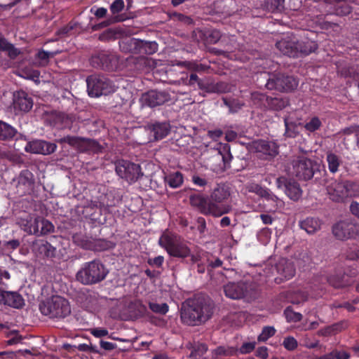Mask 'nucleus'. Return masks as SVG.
Here are the masks:
<instances>
[{
    "label": "nucleus",
    "mask_w": 359,
    "mask_h": 359,
    "mask_svg": "<svg viewBox=\"0 0 359 359\" xmlns=\"http://www.w3.org/2000/svg\"><path fill=\"white\" fill-rule=\"evenodd\" d=\"M316 34L310 31L304 32L299 38L297 37V57L307 56L315 53L318 48V44L315 39Z\"/></svg>",
    "instance_id": "15"
},
{
    "label": "nucleus",
    "mask_w": 359,
    "mask_h": 359,
    "mask_svg": "<svg viewBox=\"0 0 359 359\" xmlns=\"http://www.w3.org/2000/svg\"><path fill=\"white\" fill-rule=\"evenodd\" d=\"M252 191L256 193L259 196L264 198L267 201H272L273 202H276L278 201V197L272 192L270 189L262 187L259 184H255L252 187Z\"/></svg>",
    "instance_id": "38"
},
{
    "label": "nucleus",
    "mask_w": 359,
    "mask_h": 359,
    "mask_svg": "<svg viewBox=\"0 0 359 359\" xmlns=\"http://www.w3.org/2000/svg\"><path fill=\"white\" fill-rule=\"evenodd\" d=\"M125 6L123 0H115L109 6L111 13L116 15L121 12Z\"/></svg>",
    "instance_id": "56"
},
{
    "label": "nucleus",
    "mask_w": 359,
    "mask_h": 359,
    "mask_svg": "<svg viewBox=\"0 0 359 359\" xmlns=\"http://www.w3.org/2000/svg\"><path fill=\"white\" fill-rule=\"evenodd\" d=\"M225 295L233 299H246L252 301L257 298V287L252 283L238 282L229 283L224 286Z\"/></svg>",
    "instance_id": "7"
},
{
    "label": "nucleus",
    "mask_w": 359,
    "mask_h": 359,
    "mask_svg": "<svg viewBox=\"0 0 359 359\" xmlns=\"http://www.w3.org/2000/svg\"><path fill=\"white\" fill-rule=\"evenodd\" d=\"M253 147L256 152L262 153L271 157H274L278 154V146L272 141L259 140L253 142Z\"/></svg>",
    "instance_id": "28"
},
{
    "label": "nucleus",
    "mask_w": 359,
    "mask_h": 359,
    "mask_svg": "<svg viewBox=\"0 0 359 359\" xmlns=\"http://www.w3.org/2000/svg\"><path fill=\"white\" fill-rule=\"evenodd\" d=\"M221 33L219 30L213 29L209 32L206 40L209 43L215 44L221 39Z\"/></svg>",
    "instance_id": "59"
},
{
    "label": "nucleus",
    "mask_w": 359,
    "mask_h": 359,
    "mask_svg": "<svg viewBox=\"0 0 359 359\" xmlns=\"http://www.w3.org/2000/svg\"><path fill=\"white\" fill-rule=\"evenodd\" d=\"M131 40H138L137 39L130 38L126 39L119 42V47L121 51L124 53H131L137 54V47H134L133 45L130 44Z\"/></svg>",
    "instance_id": "45"
},
{
    "label": "nucleus",
    "mask_w": 359,
    "mask_h": 359,
    "mask_svg": "<svg viewBox=\"0 0 359 359\" xmlns=\"http://www.w3.org/2000/svg\"><path fill=\"white\" fill-rule=\"evenodd\" d=\"M238 349L233 346H219L215 350L216 355H226L231 356L237 355Z\"/></svg>",
    "instance_id": "47"
},
{
    "label": "nucleus",
    "mask_w": 359,
    "mask_h": 359,
    "mask_svg": "<svg viewBox=\"0 0 359 359\" xmlns=\"http://www.w3.org/2000/svg\"><path fill=\"white\" fill-rule=\"evenodd\" d=\"M164 262V257L162 255H158L154 258H149L147 260V264L151 266H156L160 268L163 266Z\"/></svg>",
    "instance_id": "62"
},
{
    "label": "nucleus",
    "mask_w": 359,
    "mask_h": 359,
    "mask_svg": "<svg viewBox=\"0 0 359 359\" xmlns=\"http://www.w3.org/2000/svg\"><path fill=\"white\" fill-rule=\"evenodd\" d=\"M57 142L61 144H67L80 152L98 153L101 150L97 141L77 136L67 135L57 140Z\"/></svg>",
    "instance_id": "13"
},
{
    "label": "nucleus",
    "mask_w": 359,
    "mask_h": 359,
    "mask_svg": "<svg viewBox=\"0 0 359 359\" xmlns=\"http://www.w3.org/2000/svg\"><path fill=\"white\" fill-rule=\"evenodd\" d=\"M149 308L154 313L161 315H165L169 311V306L166 303L158 304L154 302H149Z\"/></svg>",
    "instance_id": "46"
},
{
    "label": "nucleus",
    "mask_w": 359,
    "mask_h": 359,
    "mask_svg": "<svg viewBox=\"0 0 359 359\" xmlns=\"http://www.w3.org/2000/svg\"><path fill=\"white\" fill-rule=\"evenodd\" d=\"M39 310L43 316L50 318H65L71 313L69 302L64 297L53 295L39 304Z\"/></svg>",
    "instance_id": "4"
},
{
    "label": "nucleus",
    "mask_w": 359,
    "mask_h": 359,
    "mask_svg": "<svg viewBox=\"0 0 359 359\" xmlns=\"http://www.w3.org/2000/svg\"><path fill=\"white\" fill-rule=\"evenodd\" d=\"M130 44L137 47V54L152 55L158 50V43L156 41H147L143 40H131Z\"/></svg>",
    "instance_id": "31"
},
{
    "label": "nucleus",
    "mask_w": 359,
    "mask_h": 359,
    "mask_svg": "<svg viewBox=\"0 0 359 359\" xmlns=\"http://www.w3.org/2000/svg\"><path fill=\"white\" fill-rule=\"evenodd\" d=\"M255 342H245L243 344L239 349H238V352L241 354L250 353L255 349Z\"/></svg>",
    "instance_id": "60"
},
{
    "label": "nucleus",
    "mask_w": 359,
    "mask_h": 359,
    "mask_svg": "<svg viewBox=\"0 0 359 359\" xmlns=\"http://www.w3.org/2000/svg\"><path fill=\"white\" fill-rule=\"evenodd\" d=\"M285 132V135L288 137H295L297 132L294 130L295 124L292 122H289L287 118L284 120Z\"/></svg>",
    "instance_id": "57"
},
{
    "label": "nucleus",
    "mask_w": 359,
    "mask_h": 359,
    "mask_svg": "<svg viewBox=\"0 0 359 359\" xmlns=\"http://www.w3.org/2000/svg\"><path fill=\"white\" fill-rule=\"evenodd\" d=\"M327 15H318L312 20L313 24L320 29L326 31L334 29L335 27H338L337 23L329 21L327 20Z\"/></svg>",
    "instance_id": "35"
},
{
    "label": "nucleus",
    "mask_w": 359,
    "mask_h": 359,
    "mask_svg": "<svg viewBox=\"0 0 359 359\" xmlns=\"http://www.w3.org/2000/svg\"><path fill=\"white\" fill-rule=\"evenodd\" d=\"M147 130L154 140L158 141L165 138L170 131V125L168 122L149 123L147 125Z\"/></svg>",
    "instance_id": "24"
},
{
    "label": "nucleus",
    "mask_w": 359,
    "mask_h": 359,
    "mask_svg": "<svg viewBox=\"0 0 359 359\" xmlns=\"http://www.w3.org/2000/svg\"><path fill=\"white\" fill-rule=\"evenodd\" d=\"M222 101L224 105L229 108V113L231 114L238 112L244 106V103L237 99H229L224 97Z\"/></svg>",
    "instance_id": "41"
},
{
    "label": "nucleus",
    "mask_w": 359,
    "mask_h": 359,
    "mask_svg": "<svg viewBox=\"0 0 359 359\" xmlns=\"http://www.w3.org/2000/svg\"><path fill=\"white\" fill-rule=\"evenodd\" d=\"M283 346L286 350L292 351L297 348L298 342L294 337L289 336L284 338Z\"/></svg>",
    "instance_id": "51"
},
{
    "label": "nucleus",
    "mask_w": 359,
    "mask_h": 359,
    "mask_svg": "<svg viewBox=\"0 0 359 359\" xmlns=\"http://www.w3.org/2000/svg\"><path fill=\"white\" fill-rule=\"evenodd\" d=\"M287 105H289V100L285 97H269L267 107L270 109L280 111L285 108Z\"/></svg>",
    "instance_id": "37"
},
{
    "label": "nucleus",
    "mask_w": 359,
    "mask_h": 359,
    "mask_svg": "<svg viewBox=\"0 0 359 359\" xmlns=\"http://www.w3.org/2000/svg\"><path fill=\"white\" fill-rule=\"evenodd\" d=\"M358 185L352 181H334L327 190L332 201L335 202H342L348 197L352 196L358 191Z\"/></svg>",
    "instance_id": "10"
},
{
    "label": "nucleus",
    "mask_w": 359,
    "mask_h": 359,
    "mask_svg": "<svg viewBox=\"0 0 359 359\" xmlns=\"http://www.w3.org/2000/svg\"><path fill=\"white\" fill-rule=\"evenodd\" d=\"M210 254L203 250H198L196 253H192L191 255L189 256V258H190L191 262L192 264H199L203 262V259L204 258H208L209 257Z\"/></svg>",
    "instance_id": "49"
},
{
    "label": "nucleus",
    "mask_w": 359,
    "mask_h": 359,
    "mask_svg": "<svg viewBox=\"0 0 359 359\" xmlns=\"http://www.w3.org/2000/svg\"><path fill=\"white\" fill-rule=\"evenodd\" d=\"M214 303L206 294L198 293L187 299L181 311V319L190 326L199 325L210 318Z\"/></svg>",
    "instance_id": "1"
},
{
    "label": "nucleus",
    "mask_w": 359,
    "mask_h": 359,
    "mask_svg": "<svg viewBox=\"0 0 359 359\" xmlns=\"http://www.w3.org/2000/svg\"><path fill=\"white\" fill-rule=\"evenodd\" d=\"M170 100V95L168 93L151 90L144 93L140 97V101L142 107L153 108L162 105Z\"/></svg>",
    "instance_id": "17"
},
{
    "label": "nucleus",
    "mask_w": 359,
    "mask_h": 359,
    "mask_svg": "<svg viewBox=\"0 0 359 359\" xmlns=\"http://www.w3.org/2000/svg\"><path fill=\"white\" fill-rule=\"evenodd\" d=\"M0 304L21 309L25 305V300L17 292L6 291L0 288Z\"/></svg>",
    "instance_id": "23"
},
{
    "label": "nucleus",
    "mask_w": 359,
    "mask_h": 359,
    "mask_svg": "<svg viewBox=\"0 0 359 359\" xmlns=\"http://www.w3.org/2000/svg\"><path fill=\"white\" fill-rule=\"evenodd\" d=\"M268 100L269 96L264 93L254 92L251 94V101L258 108L267 107Z\"/></svg>",
    "instance_id": "40"
},
{
    "label": "nucleus",
    "mask_w": 359,
    "mask_h": 359,
    "mask_svg": "<svg viewBox=\"0 0 359 359\" xmlns=\"http://www.w3.org/2000/svg\"><path fill=\"white\" fill-rule=\"evenodd\" d=\"M75 120L73 114H67L64 112H53L49 118L50 125L57 128H70L72 123Z\"/></svg>",
    "instance_id": "25"
},
{
    "label": "nucleus",
    "mask_w": 359,
    "mask_h": 359,
    "mask_svg": "<svg viewBox=\"0 0 359 359\" xmlns=\"http://www.w3.org/2000/svg\"><path fill=\"white\" fill-rule=\"evenodd\" d=\"M20 228L28 234L36 236H43L54 231L53 224L41 217H32L28 215L19 222Z\"/></svg>",
    "instance_id": "8"
},
{
    "label": "nucleus",
    "mask_w": 359,
    "mask_h": 359,
    "mask_svg": "<svg viewBox=\"0 0 359 359\" xmlns=\"http://www.w3.org/2000/svg\"><path fill=\"white\" fill-rule=\"evenodd\" d=\"M33 250L43 257L52 258L56 255V248L45 240L34 242Z\"/></svg>",
    "instance_id": "30"
},
{
    "label": "nucleus",
    "mask_w": 359,
    "mask_h": 359,
    "mask_svg": "<svg viewBox=\"0 0 359 359\" xmlns=\"http://www.w3.org/2000/svg\"><path fill=\"white\" fill-rule=\"evenodd\" d=\"M86 83L88 95L92 97L111 94L117 88L111 79L102 74L88 76L86 79Z\"/></svg>",
    "instance_id": "6"
},
{
    "label": "nucleus",
    "mask_w": 359,
    "mask_h": 359,
    "mask_svg": "<svg viewBox=\"0 0 359 359\" xmlns=\"http://www.w3.org/2000/svg\"><path fill=\"white\" fill-rule=\"evenodd\" d=\"M115 171L117 175L129 183L135 182L142 175L140 165L123 159L115 163Z\"/></svg>",
    "instance_id": "14"
},
{
    "label": "nucleus",
    "mask_w": 359,
    "mask_h": 359,
    "mask_svg": "<svg viewBox=\"0 0 359 359\" xmlns=\"http://www.w3.org/2000/svg\"><path fill=\"white\" fill-rule=\"evenodd\" d=\"M276 187L283 189L285 194L292 201H297L302 196V191L297 182L285 177H278L276 180Z\"/></svg>",
    "instance_id": "16"
},
{
    "label": "nucleus",
    "mask_w": 359,
    "mask_h": 359,
    "mask_svg": "<svg viewBox=\"0 0 359 359\" xmlns=\"http://www.w3.org/2000/svg\"><path fill=\"white\" fill-rule=\"evenodd\" d=\"M108 271L100 260L85 262L76 275V280L86 285H94L102 281Z\"/></svg>",
    "instance_id": "3"
},
{
    "label": "nucleus",
    "mask_w": 359,
    "mask_h": 359,
    "mask_svg": "<svg viewBox=\"0 0 359 359\" xmlns=\"http://www.w3.org/2000/svg\"><path fill=\"white\" fill-rule=\"evenodd\" d=\"M284 315L288 323H297L301 321L303 318L300 313L294 311L290 306L286 307L284 311Z\"/></svg>",
    "instance_id": "42"
},
{
    "label": "nucleus",
    "mask_w": 359,
    "mask_h": 359,
    "mask_svg": "<svg viewBox=\"0 0 359 359\" xmlns=\"http://www.w3.org/2000/svg\"><path fill=\"white\" fill-rule=\"evenodd\" d=\"M122 30L118 28H108L98 35V40L107 43L118 39L122 34Z\"/></svg>",
    "instance_id": "34"
},
{
    "label": "nucleus",
    "mask_w": 359,
    "mask_h": 359,
    "mask_svg": "<svg viewBox=\"0 0 359 359\" xmlns=\"http://www.w3.org/2000/svg\"><path fill=\"white\" fill-rule=\"evenodd\" d=\"M123 20H124V18L122 16L115 15V16L112 17L111 19H110V20H107L102 22L92 25L91 30L93 32L100 30L104 27H108L113 22H122Z\"/></svg>",
    "instance_id": "44"
},
{
    "label": "nucleus",
    "mask_w": 359,
    "mask_h": 359,
    "mask_svg": "<svg viewBox=\"0 0 359 359\" xmlns=\"http://www.w3.org/2000/svg\"><path fill=\"white\" fill-rule=\"evenodd\" d=\"M284 2L285 0H266L265 6L271 13L279 12L284 8Z\"/></svg>",
    "instance_id": "43"
},
{
    "label": "nucleus",
    "mask_w": 359,
    "mask_h": 359,
    "mask_svg": "<svg viewBox=\"0 0 359 359\" xmlns=\"http://www.w3.org/2000/svg\"><path fill=\"white\" fill-rule=\"evenodd\" d=\"M229 196L230 191L229 187L225 184H217L210 195V200L211 203L222 205L225 204L224 202Z\"/></svg>",
    "instance_id": "29"
},
{
    "label": "nucleus",
    "mask_w": 359,
    "mask_h": 359,
    "mask_svg": "<svg viewBox=\"0 0 359 359\" xmlns=\"http://www.w3.org/2000/svg\"><path fill=\"white\" fill-rule=\"evenodd\" d=\"M322 123L318 117H313L309 122L305 124L304 128L309 132H315L318 130Z\"/></svg>",
    "instance_id": "50"
},
{
    "label": "nucleus",
    "mask_w": 359,
    "mask_h": 359,
    "mask_svg": "<svg viewBox=\"0 0 359 359\" xmlns=\"http://www.w3.org/2000/svg\"><path fill=\"white\" fill-rule=\"evenodd\" d=\"M76 27V23L70 22L66 26L61 27L56 32V35L60 37H63L69 34L70 32Z\"/></svg>",
    "instance_id": "55"
},
{
    "label": "nucleus",
    "mask_w": 359,
    "mask_h": 359,
    "mask_svg": "<svg viewBox=\"0 0 359 359\" xmlns=\"http://www.w3.org/2000/svg\"><path fill=\"white\" fill-rule=\"evenodd\" d=\"M16 189L19 196L29 194L34 187V178L29 170H22L16 178Z\"/></svg>",
    "instance_id": "21"
},
{
    "label": "nucleus",
    "mask_w": 359,
    "mask_h": 359,
    "mask_svg": "<svg viewBox=\"0 0 359 359\" xmlns=\"http://www.w3.org/2000/svg\"><path fill=\"white\" fill-rule=\"evenodd\" d=\"M276 334V329L272 326H266L262 329L261 334L258 336L259 341H266Z\"/></svg>",
    "instance_id": "48"
},
{
    "label": "nucleus",
    "mask_w": 359,
    "mask_h": 359,
    "mask_svg": "<svg viewBox=\"0 0 359 359\" xmlns=\"http://www.w3.org/2000/svg\"><path fill=\"white\" fill-rule=\"evenodd\" d=\"M90 62L95 68L112 72L118 67V57L114 53L103 50L93 54Z\"/></svg>",
    "instance_id": "12"
},
{
    "label": "nucleus",
    "mask_w": 359,
    "mask_h": 359,
    "mask_svg": "<svg viewBox=\"0 0 359 359\" xmlns=\"http://www.w3.org/2000/svg\"><path fill=\"white\" fill-rule=\"evenodd\" d=\"M335 11L338 15H346L351 12V7L345 2H338Z\"/></svg>",
    "instance_id": "53"
},
{
    "label": "nucleus",
    "mask_w": 359,
    "mask_h": 359,
    "mask_svg": "<svg viewBox=\"0 0 359 359\" xmlns=\"http://www.w3.org/2000/svg\"><path fill=\"white\" fill-rule=\"evenodd\" d=\"M198 86L201 90L207 93H215L214 82H210L204 80L198 81Z\"/></svg>",
    "instance_id": "52"
},
{
    "label": "nucleus",
    "mask_w": 359,
    "mask_h": 359,
    "mask_svg": "<svg viewBox=\"0 0 359 359\" xmlns=\"http://www.w3.org/2000/svg\"><path fill=\"white\" fill-rule=\"evenodd\" d=\"M276 269L277 273L280 275V277L276 278L278 283L291 279L296 273L293 262L285 258H281L278 260L276 264Z\"/></svg>",
    "instance_id": "22"
},
{
    "label": "nucleus",
    "mask_w": 359,
    "mask_h": 359,
    "mask_svg": "<svg viewBox=\"0 0 359 359\" xmlns=\"http://www.w3.org/2000/svg\"><path fill=\"white\" fill-rule=\"evenodd\" d=\"M292 173L300 180L308 181L320 171V164L304 156H299L292 161Z\"/></svg>",
    "instance_id": "9"
},
{
    "label": "nucleus",
    "mask_w": 359,
    "mask_h": 359,
    "mask_svg": "<svg viewBox=\"0 0 359 359\" xmlns=\"http://www.w3.org/2000/svg\"><path fill=\"white\" fill-rule=\"evenodd\" d=\"M297 36L292 33H287L276 43V47L283 55L297 57Z\"/></svg>",
    "instance_id": "20"
},
{
    "label": "nucleus",
    "mask_w": 359,
    "mask_h": 359,
    "mask_svg": "<svg viewBox=\"0 0 359 359\" xmlns=\"http://www.w3.org/2000/svg\"><path fill=\"white\" fill-rule=\"evenodd\" d=\"M55 53H51L43 50H39L36 54L37 58L41 60L43 63H47L49 58L50 57H53Z\"/></svg>",
    "instance_id": "63"
},
{
    "label": "nucleus",
    "mask_w": 359,
    "mask_h": 359,
    "mask_svg": "<svg viewBox=\"0 0 359 359\" xmlns=\"http://www.w3.org/2000/svg\"><path fill=\"white\" fill-rule=\"evenodd\" d=\"M191 206L196 208L201 213L205 215H211L215 217H221L229 213L231 207L229 204H215L210 200L201 194H192L189 196Z\"/></svg>",
    "instance_id": "5"
},
{
    "label": "nucleus",
    "mask_w": 359,
    "mask_h": 359,
    "mask_svg": "<svg viewBox=\"0 0 359 359\" xmlns=\"http://www.w3.org/2000/svg\"><path fill=\"white\" fill-rule=\"evenodd\" d=\"M17 134V130L11 125L0 121V140H12Z\"/></svg>",
    "instance_id": "36"
},
{
    "label": "nucleus",
    "mask_w": 359,
    "mask_h": 359,
    "mask_svg": "<svg viewBox=\"0 0 359 359\" xmlns=\"http://www.w3.org/2000/svg\"><path fill=\"white\" fill-rule=\"evenodd\" d=\"M231 86L226 82L219 81L215 83V93H226L231 92Z\"/></svg>",
    "instance_id": "54"
},
{
    "label": "nucleus",
    "mask_w": 359,
    "mask_h": 359,
    "mask_svg": "<svg viewBox=\"0 0 359 359\" xmlns=\"http://www.w3.org/2000/svg\"><path fill=\"white\" fill-rule=\"evenodd\" d=\"M223 152L219 151V153L222 155V161L224 162V166L226 167L229 165L233 156L230 152V147L228 144H225L223 147Z\"/></svg>",
    "instance_id": "58"
},
{
    "label": "nucleus",
    "mask_w": 359,
    "mask_h": 359,
    "mask_svg": "<svg viewBox=\"0 0 359 359\" xmlns=\"http://www.w3.org/2000/svg\"><path fill=\"white\" fill-rule=\"evenodd\" d=\"M334 359H349L351 355L348 352L344 350L333 349Z\"/></svg>",
    "instance_id": "64"
},
{
    "label": "nucleus",
    "mask_w": 359,
    "mask_h": 359,
    "mask_svg": "<svg viewBox=\"0 0 359 359\" xmlns=\"http://www.w3.org/2000/svg\"><path fill=\"white\" fill-rule=\"evenodd\" d=\"M355 271L348 276L346 273H342L341 270L335 271L334 274L327 276V283L335 288H341L349 285L351 283V276H354Z\"/></svg>",
    "instance_id": "26"
},
{
    "label": "nucleus",
    "mask_w": 359,
    "mask_h": 359,
    "mask_svg": "<svg viewBox=\"0 0 359 359\" xmlns=\"http://www.w3.org/2000/svg\"><path fill=\"white\" fill-rule=\"evenodd\" d=\"M322 222L316 217H306L299 222V226L307 233L313 234L320 229Z\"/></svg>",
    "instance_id": "32"
},
{
    "label": "nucleus",
    "mask_w": 359,
    "mask_h": 359,
    "mask_svg": "<svg viewBox=\"0 0 359 359\" xmlns=\"http://www.w3.org/2000/svg\"><path fill=\"white\" fill-rule=\"evenodd\" d=\"M3 51H7L8 55L11 59H15L20 53V51L11 43H8V46Z\"/></svg>",
    "instance_id": "61"
},
{
    "label": "nucleus",
    "mask_w": 359,
    "mask_h": 359,
    "mask_svg": "<svg viewBox=\"0 0 359 359\" xmlns=\"http://www.w3.org/2000/svg\"><path fill=\"white\" fill-rule=\"evenodd\" d=\"M13 107L15 111H29L33 106V100L25 91H18L13 95Z\"/></svg>",
    "instance_id": "27"
},
{
    "label": "nucleus",
    "mask_w": 359,
    "mask_h": 359,
    "mask_svg": "<svg viewBox=\"0 0 359 359\" xmlns=\"http://www.w3.org/2000/svg\"><path fill=\"white\" fill-rule=\"evenodd\" d=\"M332 233L338 240L345 241L355 238L358 233L357 226L349 222L340 221L332 226Z\"/></svg>",
    "instance_id": "19"
},
{
    "label": "nucleus",
    "mask_w": 359,
    "mask_h": 359,
    "mask_svg": "<svg viewBox=\"0 0 359 359\" xmlns=\"http://www.w3.org/2000/svg\"><path fill=\"white\" fill-rule=\"evenodd\" d=\"M189 243L176 233L164 231L158 240V245L163 248L170 257L184 260L191 255Z\"/></svg>",
    "instance_id": "2"
},
{
    "label": "nucleus",
    "mask_w": 359,
    "mask_h": 359,
    "mask_svg": "<svg viewBox=\"0 0 359 359\" xmlns=\"http://www.w3.org/2000/svg\"><path fill=\"white\" fill-rule=\"evenodd\" d=\"M326 161L328 165V169L331 173H336L339 170V167L341 163V160L337 154L330 152L327 154Z\"/></svg>",
    "instance_id": "39"
},
{
    "label": "nucleus",
    "mask_w": 359,
    "mask_h": 359,
    "mask_svg": "<svg viewBox=\"0 0 359 359\" xmlns=\"http://www.w3.org/2000/svg\"><path fill=\"white\" fill-rule=\"evenodd\" d=\"M297 86L298 81L294 76L281 73L269 75L265 85L269 90H277L280 92L292 91Z\"/></svg>",
    "instance_id": "11"
},
{
    "label": "nucleus",
    "mask_w": 359,
    "mask_h": 359,
    "mask_svg": "<svg viewBox=\"0 0 359 359\" xmlns=\"http://www.w3.org/2000/svg\"><path fill=\"white\" fill-rule=\"evenodd\" d=\"M165 183L172 189L180 187L184 182V176L180 171L170 172L164 177Z\"/></svg>",
    "instance_id": "33"
},
{
    "label": "nucleus",
    "mask_w": 359,
    "mask_h": 359,
    "mask_svg": "<svg viewBox=\"0 0 359 359\" xmlns=\"http://www.w3.org/2000/svg\"><path fill=\"white\" fill-rule=\"evenodd\" d=\"M24 149L26 152L42 155H49L54 153L57 149L55 143L42 140H34L27 142Z\"/></svg>",
    "instance_id": "18"
}]
</instances>
